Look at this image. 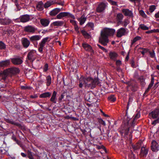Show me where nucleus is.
<instances>
[{
  "label": "nucleus",
  "mask_w": 159,
  "mask_h": 159,
  "mask_svg": "<svg viewBox=\"0 0 159 159\" xmlns=\"http://www.w3.org/2000/svg\"><path fill=\"white\" fill-rule=\"evenodd\" d=\"M115 32V30L113 29L105 28L102 32H101V36L99 37V42L104 46L107 45L109 42L108 37L113 36Z\"/></svg>",
  "instance_id": "nucleus-1"
},
{
  "label": "nucleus",
  "mask_w": 159,
  "mask_h": 159,
  "mask_svg": "<svg viewBox=\"0 0 159 159\" xmlns=\"http://www.w3.org/2000/svg\"><path fill=\"white\" fill-rule=\"evenodd\" d=\"M81 80L83 81L85 87L86 88H90L93 89L95 88L96 85L99 84L98 80L96 78L92 79L91 77H81Z\"/></svg>",
  "instance_id": "nucleus-2"
},
{
  "label": "nucleus",
  "mask_w": 159,
  "mask_h": 159,
  "mask_svg": "<svg viewBox=\"0 0 159 159\" xmlns=\"http://www.w3.org/2000/svg\"><path fill=\"white\" fill-rule=\"evenodd\" d=\"M125 83L127 85L128 89H131L133 91L136 90L137 85L134 81L130 80L129 81L126 82Z\"/></svg>",
  "instance_id": "nucleus-3"
},
{
  "label": "nucleus",
  "mask_w": 159,
  "mask_h": 159,
  "mask_svg": "<svg viewBox=\"0 0 159 159\" xmlns=\"http://www.w3.org/2000/svg\"><path fill=\"white\" fill-rule=\"evenodd\" d=\"M37 30V28L34 26L30 25H27L23 28L24 31L25 32L32 34L34 33Z\"/></svg>",
  "instance_id": "nucleus-4"
},
{
  "label": "nucleus",
  "mask_w": 159,
  "mask_h": 159,
  "mask_svg": "<svg viewBox=\"0 0 159 159\" xmlns=\"http://www.w3.org/2000/svg\"><path fill=\"white\" fill-rule=\"evenodd\" d=\"M68 16L71 17L73 19L75 18V17L73 15L67 12H61L59 13L57 16V18L58 19H61L64 17Z\"/></svg>",
  "instance_id": "nucleus-5"
},
{
  "label": "nucleus",
  "mask_w": 159,
  "mask_h": 159,
  "mask_svg": "<svg viewBox=\"0 0 159 159\" xmlns=\"http://www.w3.org/2000/svg\"><path fill=\"white\" fill-rule=\"evenodd\" d=\"M20 72L19 69L17 68L14 67L5 70L4 73L8 72L9 74H15L19 73Z\"/></svg>",
  "instance_id": "nucleus-6"
},
{
  "label": "nucleus",
  "mask_w": 159,
  "mask_h": 159,
  "mask_svg": "<svg viewBox=\"0 0 159 159\" xmlns=\"http://www.w3.org/2000/svg\"><path fill=\"white\" fill-rule=\"evenodd\" d=\"M126 34V30L124 28L122 27L117 31L116 36L118 38H121L122 36L125 35Z\"/></svg>",
  "instance_id": "nucleus-7"
},
{
  "label": "nucleus",
  "mask_w": 159,
  "mask_h": 159,
  "mask_svg": "<svg viewBox=\"0 0 159 159\" xmlns=\"http://www.w3.org/2000/svg\"><path fill=\"white\" fill-rule=\"evenodd\" d=\"M149 151V149L145 147H142L140 155L141 157H145L147 156Z\"/></svg>",
  "instance_id": "nucleus-8"
},
{
  "label": "nucleus",
  "mask_w": 159,
  "mask_h": 159,
  "mask_svg": "<svg viewBox=\"0 0 159 159\" xmlns=\"http://www.w3.org/2000/svg\"><path fill=\"white\" fill-rule=\"evenodd\" d=\"M151 150L153 152H157L159 150V145L155 140H153L151 145Z\"/></svg>",
  "instance_id": "nucleus-9"
},
{
  "label": "nucleus",
  "mask_w": 159,
  "mask_h": 159,
  "mask_svg": "<svg viewBox=\"0 0 159 159\" xmlns=\"http://www.w3.org/2000/svg\"><path fill=\"white\" fill-rule=\"evenodd\" d=\"M28 59L30 61H33L35 58V52L34 50H31L28 53Z\"/></svg>",
  "instance_id": "nucleus-10"
},
{
  "label": "nucleus",
  "mask_w": 159,
  "mask_h": 159,
  "mask_svg": "<svg viewBox=\"0 0 159 159\" xmlns=\"http://www.w3.org/2000/svg\"><path fill=\"white\" fill-rule=\"evenodd\" d=\"M122 12L124 15L126 16L130 17H133V14L131 11L127 9H123L122 10Z\"/></svg>",
  "instance_id": "nucleus-11"
},
{
  "label": "nucleus",
  "mask_w": 159,
  "mask_h": 159,
  "mask_svg": "<svg viewBox=\"0 0 159 159\" xmlns=\"http://www.w3.org/2000/svg\"><path fill=\"white\" fill-rule=\"evenodd\" d=\"M20 21L23 23L28 21L30 20V16L29 15H25L21 16L20 17Z\"/></svg>",
  "instance_id": "nucleus-12"
},
{
  "label": "nucleus",
  "mask_w": 159,
  "mask_h": 159,
  "mask_svg": "<svg viewBox=\"0 0 159 159\" xmlns=\"http://www.w3.org/2000/svg\"><path fill=\"white\" fill-rule=\"evenodd\" d=\"M159 114V109H157L152 111L149 114V116L153 118H157Z\"/></svg>",
  "instance_id": "nucleus-13"
},
{
  "label": "nucleus",
  "mask_w": 159,
  "mask_h": 159,
  "mask_svg": "<svg viewBox=\"0 0 159 159\" xmlns=\"http://www.w3.org/2000/svg\"><path fill=\"white\" fill-rule=\"evenodd\" d=\"M21 41L23 45L24 48H26L30 45V41L27 38H22Z\"/></svg>",
  "instance_id": "nucleus-14"
},
{
  "label": "nucleus",
  "mask_w": 159,
  "mask_h": 159,
  "mask_svg": "<svg viewBox=\"0 0 159 159\" xmlns=\"http://www.w3.org/2000/svg\"><path fill=\"white\" fill-rule=\"evenodd\" d=\"M11 60L12 63L14 65H20L23 62L22 60L19 58H11Z\"/></svg>",
  "instance_id": "nucleus-15"
},
{
  "label": "nucleus",
  "mask_w": 159,
  "mask_h": 159,
  "mask_svg": "<svg viewBox=\"0 0 159 159\" xmlns=\"http://www.w3.org/2000/svg\"><path fill=\"white\" fill-rule=\"evenodd\" d=\"M106 5L104 3H101L99 4L97 8V11L98 12H101L103 11L106 7Z\"/></svg>",
  "instance_id": "nucleus-16"
},
{
  "label": "nucleus",
  "mask_w": 159,
  "mask_h": 159,
  "mask_svg": "<svg viewBox=\"0 0 159 159\" xmlns=\"http://www.w3.org/2000/svg\"><path fill=\"white\" fill-rule=\"evenodd\" d=\"M41 36L40 35H34L30 37V40L32 42L40 39Z\"/></svg>",
  "instance_id": "nucleus-17"
},
{
  "label": "nucleus",
  "mask_w": 159,
  "mask_h": 159,
  "mask_svg": "<svg viewBox=\"0 0 159 159\" xmlns=\"http://www.w3.org/2000/svg\"><path fill=\"white\" fill-rule=\"evenodd\" d=\"M11 22V20L8 19H0V23L3 25H7L9 24Z\"/></svg>",
  "instance_id": "nucleus-18"
},
{
  "label": "nucleus",
  "mask_w": 159,
  "mask_h": 159,
  "mask_svg": "<svg viewBox=\"0 0 159 159\" xmlns=\"http://www.w3.org/2000/svg\"><path fill=\"white\" fill-rule=\"evenodd\" d=\"M9 60L0 61V67H4L9 65L10 63Z\"/></svg>",
  "instance_id": "nucleus-19"
},
{
  "label": "nucleus",
  "mask_w": 159,
  "mask_h": 159,
  "mask_svg": "<svg viewBox=\"0 0 159 159\" xmlns=\"http://www.w3.org/2000/svg\"><path fill=\"white\" fill-rule=\"evenodd\" d=\"M57 94V92L54 91H53L52 97L50 99V101L54 103H56V95Z\"/></svg>",
  "instance_id": "nucleus-20"
},
{
  "label": "nucleus",
  "mask_w": 159,
  "mask_h": 159,
  "mask_svg": "<svg viewBox=\"0 0 159 159\" xmlns=\"http://www.w3.org/2000/svg\"><path fill=\"white\" fill-rule=\"evenodd\" d=\"M82 46L84 49L87 51L90 52H91L93 51L91 46L87 43H83Z\"/></svg>",
  "instance_id": "nucleus-21"
},
{
  "label": "nucleus",
  "mask_w": 159,
  "mask_h": 159,
  "mask_svg": "<svg viewBox=\"0 0 159 159\" xmlns=\"http://www.w3.org/2000/svg\"><path fill=\"white\" fill-rule=\"evenodd\" d=\"M40 22L41 24V25L45 27L47 26L49 23V21L46 19H41L40 20Z\"/></svg>",
  "instance_id": "nucleus-22"
},
{
  "label": "nucleus",
  "mask_w": 159,
  "mask_h": 159,
  "mask_svg": "<svg viewBox=\"0 0 159 159\" xmlns=\"http://www.w3.org/2000/svg\"><path fill=\"white\" fill-rule=\"evenodd\" d=\"M142 142L141 141L139 142L136 144L135 145L132 146V148L134 151L139 149L142 146Z\"/></svg>",
  "instance_id": "nucleus-23"
},
{
  "label": "nucleus",
  "mask_w": 159,
  "mask_h": 159,
  "mask_svg": "<svg viewBox=\"0 0 159 159\" xmlns=\"http://www.w3.org/2000/svg\"><path fill=\"white\" fill-rule=\"evenodd\" d=\"M61 9L58 8H56L50 12V15L52 16H54L58 14L60 11Z\"/></svg>",
  "instance_id": "nucleus-24"
},
{
  "label": "nucleus",
  "mask_w": 159,
  "mask_h": 159,
  "mask_svg": "<svg viewBox=\"0 0 159 159\" xmlns=\"http://www.w3.org/2000/svg\"><path fill=\"white\" fill-rule=\"evenodd\" d=\"M109 55L111 59L113 60H115L117 57V53L114 52H111Z\"/></svg>",
  "instance_id": "nucleus-25"
},
{
  "label": "nucleus",
  "mask_w": 159,
  "mask_h": 159,
  "mask_svg": "<svg viewBox=\"0 0 159 159\" xmlns=\"http://www.w3.org/2000/svg\"><path fill=\"white\" fill-rule=\"evenodd\" d=\"M64 22L62 21H56L52 23L53 25L54 26H61L63 25Z\"/></svg>",
  "instance_id": "nucleus-26"
},
{
  "label": "nucleus",
  "mask_w": 159,
  "mask_h": 159,
  "mask_svg": "<svg viewBox=\"0 0 159 159\" xmlns=\"http://www.w3.org/2000/svg\"><path fill=\"white\" fill-rule=\"evenodd\" d=\"M44 5L42 2L40 1L39 2L37 5V9L39 11H41L43 9Z\"/></svg>",
  "instance_id": "nucleus-27"
},
{
  "label": "nucleus",
  "mask_w": 159,
  "mask_h": 159,
  "mask_svg": "<svg viewBox=\"0 0 159 159\" xmlns=\"http://www.w3.org/2000/svg\"><path fill=\"white\" fill-rule=\"evenodd\" d=\"M51 94V93L50 92H45L40 94L39 97L41 98H46L49 97Z\"/></svg>",
  "instance_id": "nucleus-28"
},
{
  "label": "nucleus",
  "mask_w": 159,
  "mask_h": 159,
  "mask_svg": "<svg viewBox=\"0 0 159 159\" xmlns=\"http://www.w3.org/2000/svg\"><path fill=\"white\" fill-rule=\"evenodd\" d=\"M55 2H53V0H50L47 2L44 5V7L45 8H46L51 6L52 5L54 4Z\"/></svg>",
  "instance_id": "nucleus-29"
},
{
  "label": "nucleus",
  "mask_w": 159,
  "mask_h": 159,
  "mask_svg": "<svg viewBox=\"0 0 159 159\" xmlns=\"http://www.w3.org/2000/svg\"><path fill=\"white\" fill-rule=\"evenodd\" d=\"M123 16L121 13H118L117 15L116 18L118 21V23H120L122 22V20L123 19Z\"/></svg>",
  "instance_id": "nucleus-30"
},
{
  "label": "nucleus",
  "mask_w": 159,
  "mask_h": 159,
  "mask_svg": "<svg viewBox=\"0 0 159 159\" xmlns=\"http://www.w3.org/2000/svg\"><path fill=\"white\" fill-rule=\"evenodd\" d=\"M6 122L8 123L16 125L18 126H20V125L18 123L16 122L13 121L12 120L8 119L6 120Z\"/></svg>",
  "instance_id": "nucleus-31"
},
{
  "label": "nucleus",
  "mask_w": 159,
  "mask_h": 159,
  "mask_svg": "<svg viewBox=\"0 0 159 159\" xmlns=\"http://www.w3.org/2000/svg\"><path fill=\"white\" fill-rule=\"evenodd\" d=\"M86 18L83 16H82L79 19V21L80 22V24L81 25H82L86 21Z\"/></svg>",
  "instance_id": "nucleus-32"
},
{
  "label": "nucleus",
  "mask_w": 159,
  "mask_h": 159,
  "mask_svg": "<svg viewBox=\"0 0 159 159\" xmlns=\"http://www.w3.org/2000/svg\"><path fill=\"white\" fill-rule=\"evenodd\" d=\"M4 72L5 70L3 71V72H2V75H1V76H0V77L2 78V80H4L6 79L7 75L9 74L8 72L4 73Z\"/></svg>",
  "instance_id": "nucleus-33"
},
{
  "label": "nucleus",
  "mask_w": 159,
  "mask_h": 159,
  "mask_svg": "<svg viewBox=\"0 0 159 159\" xmlns=\"http://www.w3.org/2000/svg\"><path fill=\"white\" fill-rule=\"evenodd\" d=\"M138 50L139 51L141 52L143 55H144V54L146 53L148 51V49L143 48H140Z\"/></svg>",
  "instance_id": "nucleus-34"
},
{
  "label": "nucleus",
  "mask_w": 159,
  "mask_h": 159,
  "mask_svg": "<svg viewBox=\"0 0 159 159\" xmlns=\"http://www.w3.org/2000/svg\"><path fill=\"white\" fill-rule=\"evenodd\" d=\"M48 37L43 38L39 44L44 46L45 43L48 42Z\"/></svg>",
  "instance_id": "nucleus-35"
},
{
  "label": "nucleus",
  "mask_w": 159,
  "mask_h": 159,
  "mask_svg": "<svg viewBox=\"0 0 159 159\" xmlns=\"http://www.w3.org/2000/svg\"><path fill=\"white\" fill-rule=\"evenodd\" d=\"M47 85L49 86L50 85L51 82V78L50 76L49 75L46 77Z\"/></svg>",
  "instance_id": "nucleus-36"
},
{
  "label": "nucleus",
  "mask_w": 159,
  "mask_h": 159,
  "mask_svg": "<svg viewBox=\"0 0 159 159\" xmlns=\"http://www.w3.org/2000/svg\"><path fill=\"white\" fill-rule=\"evenodd\" d=\"M141 39V38L139 36H137L135 37L132 41L131 43V47L132 45H133V44L135 43L138 40H139Z\"/></svg>",
  "instance_id": "nucleus-37"
},
{
  "label": "nucleus",
  "mask_w": 159,
  "mask_h": 159,
  "mask_svg": "<svg viewBox=\"0 0 159 159\" xmlns=\"http://www.w3.org/2000/svg\"><path fill=\"white\" fill-rule=\"evenodd\" d=\"M108 100L112 102H114L115 101L116 98L115 97L114 95H111L108 97Z\"/></svg>",
  "instance_id": "nucleus-38"
},
{
  "label": "nucleus",
  "mask_w": 159,
  "mask_h": 159,
  "mask_svg": "<svg viewBox=\"0 0 159 159\" xmlns=\"http://www.w3.org/2000/svg\"><path fill=\"white\" fill-rule=\"evenodd\" d=\"M81 32L85 38H89V34L84 30H82Z\"/></svg>",
  "instance_id": "nucleus-39"
},
{
  "label": "nucleus",
  "mask_w": 159,
  "mask_h": 159,
  "mask_svg": "<svg viewBox=\"0 0 159 159\" xmlns=\"http://www.w3.org/2000/svg\"><path fill=\"white\" fill-rule=\"evenodd\" d=\"M139 28H141L142 30H148L149 29V28L148 27H147L146 26L142 24L140 25Z\"/></svg>",
  "instance_id": "nucleus-40"
},
{
  "label": "nucleus",
  "mask_w": 159,
  "mask_h": 159,
  "mask_svg": "<svg viewBox=\"0 0 159 159\" xmlns=\"http://www.w3.org/2000/svg\"><path fill=\"white\" fill-rule=\"evenodd\" d=\"M66 93L65 92H64L61 94L60 96L58 98V100L60 102H61V101L64 98V96L65 95Z\"/></svg>",
  "instance_id": "nucleus-41"
},
{
  "label": "nucleus",
  "mask_w": 159,
  "mask_h": 159,
  "mask_svg": "<svg viewBox=\"0 0 159 159\" xmlns=\"http://www.w3.org/2000/svg\"><path fill=\"white\" fill-rule=\"evenodd\" d=\"M129 23V21L127 19H125L123 22H122L123 24V26L124 27H126Z\"/></svg>",
  "instance_id": "nucleus-42"
},
{
  "label": "nucleus",
  "mask_w": 159,
  "mask_h": 159,
  "mask_svg": "<svg viewBox=\"0 0 159 159\" xmlns=\"http://www.w3.org/2000/svg\"><path fill=\"white\" fill-rule=\"evenodd\" d=\"M139 13L140 15L143 17L146 18L147 17L146 15L145 14L144 11L142 10H140L139 11Z\"/></svg>",
  "instance_id": "nucleus-43"
},
{
  "label": "nucleus",
  "mask_w": 159,
  "mask_h": 159,
  "mask_svg": "<svg viewBox=\"0 0 159 159\" xmlns=\"http://www.w3.org/2000/svg\"><path fill=\"white\" fill-rule=\"evenodd\" d=\"M27 154L28 155V157L30 159H31L33 158V156L32 154V152L29 150H28L27 152Z\"/></svg>",
  "instance_id": "nucleus-44"
},
{
  "label": "nucleus",
  "mask_w": 159,
  "mask_h": 159,
  "mask_svg": "<svg viewBox=\"0 0 159 159\" xmlns=\"http://www.w3.org/2000/svg\"><path fill=\"white\" fill-rule=\"evenodd\" d=\"M156 8L155 6L154 5H152L150 7L149 10L151 13Z\"/></svg>",
  "instance_id": "nucleus-45"
},
{
  "label": "nucleus",
  "mask_w": 159,
  "mask_h": 159,
  "mask_svg": "<svg viewBox=\"0 0 159 159\" xmlns=\"http://www.w3.org/2000/svg\"><path fill=\"white\" fill-rule=\"evenodd\" d=\"M5 44L2 42H0V49H4L5 48Z\"/></svg>",
  "instance_id": "nucleus-46"
},
{
  "label": "nucleus",
  "mask_w": 159,
  "mask_h": 159,
  "mask_svg": "<svg viewBox=\"0 0 159 159\" xmlns=\"http://www.w3.org/2000/svg\"><path fill=\"white\" fill-rule=\"evenodd\" d=\"M99 123L101 125H103L104 126L106 125V123L105 121L103 120L102 119H98V120Z\"/></svg>",
  "instance_id": "nucleus-47"
},
{
  "label": "nucleus",
  "mask_w": 159,
  "mask_h": 159,
  "mask_svg": "<svg viewBox=\"0 0 159 159\" xmlns=\"http://www.w3.org/2000/svg\"><path fill=\"white\" fill-rule=\"evenodd\" d=\"M21 88L22 89L25 90L30 89L31 88L30 87L27 86H22Z\"/></svg>",
  "instance_id": "nucleus-48"
},
{
  "label": "nucleus",
  "mask_w": 159,
  "mask_h": 159,
  "mask_svg": "<svg viewBox=\"0 0 159 159\" xmlns=\"http://www.w3.org/2000/svg\"><path fill=\"white\" fill-rule=\"evenodd\" d=\"M14 3L16 6V7L18 9V10H19L20 9V8L19 7V5L18 3L17 0H15L14 1Z\"/></svg>",
  "instance_id": "nucleus-49"
},
{
  "label": "nucleus",
  "mask_w": 159,
  "mask_h": 159,
  "mask_svg": "<svg viewBox=\"0 0 159 159\" xmlns=\"http://www.w3.org/2000/svg\"><path fill=\"white\" fill-rule=\"evenodd\" d=\"M150 57L152 58H154L155 57V53L154 51L153 50L152 52H149Z\"/></svg>",
  "instance_id": "nucleus-50"
},
{
  "label": "nucleus",
  "mask_w": 159,
  "mask_h": 159,
  "mask_svg": "<svg viewBox=\"0 0 159 159\" xmlns=\"http://www.w3.org/2000/svg\"><path fill=\"white\" fill-rule=\"evenodd\" d=\"M135 119L133 118L132 120H131L130 121V123L131 126H134V125L135 123Z\"/></svg>",
  "instance_id": "nucleus-51"
},
{
  "label": "nucleus",
  "mask_w": 159,
  "mask_h": 159,
  "mask_svg": "<svg viewBox=\"0 0 159 159\" xmlns=\"http://www.w3.org/2000/svg\"><path fill=\"white\" fill-rule=\"evenodd\" d=\"M39 52H42L43 51V48L44 47L40 44L39 45Z\"/></svg>",
  "instance_id": "nucleus-52"
},
{
  "label": "nucleus",
  "mask_w": 159,
  "mask_h": 159,
  "mask_svg": "<svg viewBox=\"0 0 159 159\" xmlns=\"http://www.w3.org/2000/svg\"><path fill=\"white\" fill-rule=\"evenodd\" d=\"M48 65L47 64H46L43 67V70L44 72L48 70Z\"/></svg>",
  "instance_id": "nucleus-53"
},
{
  "label": "nucleus",
  "mask_w": 159,
  "mask_h": 159,
  "mask_svg": "<svg viewBox=\"0 0 159 159\" xmlns=\"http://www.w3.org/2000/svg\"><path fill=\"white\" fill-rule=\"evenodd\" d=\"M80 83L79 84V87L80 88H82L83 86V84H84V82L83 81H82V80H81V77L80 78Z\"/></svg>",
  "instance_id": "nucleus-54"
},
{
  "label": "nucleus",
  "mask_w": 159,
  "mask_h": 159,
  "mask_svg": "<svg viewBox=\"0 0 159 159\" xmlns=\"http://www.w3.org/2000/svg\"><path fill=\"white\" fill-rule=\"evenodd\" d=\"M97 45L100 49H101L103 51H105V52H107V51L104 47L101 46L99 44H97Z\"/></svg>",
  "instance_id": "nucleus-55"
},
{
  "label": "nucleus",
  "mask_w": 159,
  "mask_h": 159,
  "mask_svg": "<svg viewBox=\"0 0 159 159\" xmlns=\"http://www.w3.org/2000/svg\"><path fill=\"white\" fill-rule=\"evenodd\" d=\"M140 113H138L135 115L134 117V118L135 119V120H137L140 117Z\"/></svg>",
  "instance_id": "nucleus-56"
},
{
  "label": "nucleus",
  "mask_w": 159,
  "mask_h": 159,
  "mask_svg": "<svg viewBox=\"0 0 159 159\" xmlns=\"http://www.w3.org/2000/svg\"><path fill=\"white\" fill-rule=\"evenodd\" d=\"M121 64V61L119 60H117L116 62V64L117 66H120Z\"/></svg>",
  "instance_id": "nucleus-57"
},
{
  "label": "nucleus",
  "mask_w": 159,
  "mask_h": 159,
  "mask_svg": "<svg viewBox=\"0 0 159 159\" xmlns=\"http://www.w3.org/2000/svg\"><path fill=\"white\" fill-rule=\"evenodd\" d=\"M159 123V120H158V119L155 120L153 121L152 124V125H155L157 123Z\"/></svg>",
  "instance_id": "nucleus-58"
},
{
  "label": "nucleus",
  "mask_w": 159,
  "mask_h": 159,
  "mask_svg": "<svg viewBox=\"0 0 159 159\" xmlns=\"http://www.w3.org/2000/svg\"><path fill=\"white\" fill-rule=\"evenodd\" d=\"M87 25L90 27L91 28H93L94 26V24L92 23H89L87 24Z\"/></svg>",
  "instance_id": "nucleus-59"
},
{
  "label": "nucleus",
  "mask_w": 159,
  "mask_h": 159,
  "mask_svg": "<svg viewBox=\"0 0 159 159\" xmlns=\"http://www.w3.org/2000/svg\"><path fill=\"white\" fill-rule=\"evenodd\" d=\"M140 81L141 83L142 84L144 85L145 84V82H144V80L143 77H141L140 78Z\"/></svg>",
  "instance_id": "nucleus-60"
},
{
  "label": "nucleus",
  "mask_w": 159,
  "mask_h": 159,
  "mask_svg": "<svg viewBox=\"0 0 159 159\" xmlns=\"http://www.w3.org/2000/svg\"><path fill=\"white\" fill-rule=\"evenodd\" d=\"M133 99L131 97H129V102L128 104V106L129 105V103H131Z\"/></svg>",
  "instance_id": "nucleus-61"
},
{
  "label": "nucleus",
  "mask_w": 159,
  "mask_h": 159,
  "mask_svg": "<svg viewBox=\"0 0 159 159\" xmlns=\"http://www.w3.org/2000/svg\"><path fill=\"white\" fill-rule=\"evenodd\" d=\"M56 3L58 5L63 6L64 5L63 3L61 1H59L56 2Z\"/></svg>",
  "instance_id": "nucleus-62"
},
{
  "label": "nucleus",
  "mask_w": 159,
  "mask_h": 159,
  "mask_svg": "<svg viewBox=\"0 0 159 159\" xmlns=\"http://www.w3.org/2000/svg\"><path fill=\"white\" fill-rule=\"evenodd\" d=\"M14 47L17 49H19L20 48V46L18 44H16L14 46Z\"/></svg>",
  "instance_id": "nucleus-63"
},
{
  "label": "nucleus",
  "mask_w": 159,
  "mask_h": 159,
  "mask_svg": "<svg viewBox=\"0 0 159 159\" xmlns=\"http://www.w3.org/2000/svg\"><path fill=\"white\" fill-rule=\"evenodd\" d=\"M155 16L156 18H159V11L155 14Z\"/></svg>",
  "instance_id": "nucleus-64"
}]
</instances>
